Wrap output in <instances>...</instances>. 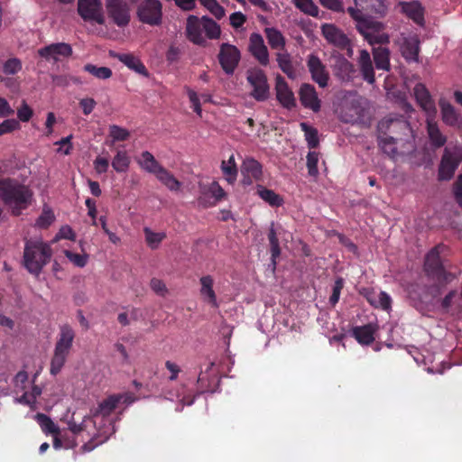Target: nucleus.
Returning <instances> with one entry per match:
<instances>
[{
	"instance_id": "obj_6",
	"label": "nucleus",
	"mask_w": 462,
	"mask_h": 462,
	"mask_svg": "<svg viewBox=\"0 0 462 462\" xmlns=\"http://www.w3.org/2000/svg\"><path fill=\"white\" fill-rule=\"evenodd\" d=\"M378 131L380 134L386 135L385 141H390L391 144L403 141L411 134L410 123L403 116L397 115H389L380 121Z\"/></svg>"
},
{
	"instance_id": "obj_64",
	"label": "nucleus",
	"mask_w": 462,
	"mask_h": 462,
	"mask_svg": "<svg viewBox=\"0 0 462 462\" xmlns=\"http://www.w3.org/2000/svg\"><path fill=\"white\" fill-rule=\"evenodd\" d=\"M453 193L456 201L462 207V174H460L453 184Z\"/></svg>"
},
{
	"instance_id": "obj_4",
	"label": "nucleus",
	"mask_w": 462,
	"mask_h": 462,
	"mask_svg": "<svg viewBox=\"0 0 462 462\" xmlns=\"http://www.w3.org/2000/svg\"><path fill=\"white\" fill-rule=\"evenodd\" d=\"M51 256L52 250L48 244L42 241L26 240L23 263L30 273L38 276L51 261Z\"/></svg>"
},
{
	"instance_id": "obj_8",
	"label": "nucleus",
	"mask_w": 462,
	"mask_h": 462,
	"mask_svg": "<svg viewBox=\"0 0 462 462\" xmlns=\"http://www.w3.org/2000/svg\"><path fill=\"white\" fill-rule=\"evenodd\" d=\"M138 20L150 26H159L162 23V5L159 0H143L136 8Z\"/></svg>"
},
{
	"instance_id": "obj_33",
	"label": "nucleus",
	"mask_w": 462,
	"mask_h": 462,
	"mask_svg": "<svg viewBox=\"0 0 462 462\" xmlns=\"http://www.w3.org/2000/svg\"><path fill=\"white\" fill-rule=\"evenodd\" d=\"M427 132L432 147L438 149L444 146L447 137L440 132L436 122L427 120Z\"/></svg>"
},
{
	"instance_id": "obj_56",
	"label": "nucleus",
	"mask_w": 462,
	"mask_h": 462,
	"mask_svg": "<svg viewBox=\"0 0 462 462\" xmlns=\"http://www.w3.org/2000/svg\"><path fill=\"white\" fill-rule=\"evenodd\" d=\"M385 139L386 135H380L379 145L384 153L388 154L389 156H394L397 153V148L395 146L396 143L391 144L390 141H385Z\"/></svg>"
},
{
	"instance_id": "obj_22",
	"label": "nucleus",
	"mask_w": 462,
	"mask_h": 462,
	"mask_svg": "<svg viewBox=\"0 0 462 462\" xmlns=\"http://www.w3.org/2000/svg\"><path fill=\"white\" fill-rule=\"evenodd\" d=\"M399 5L402 8V13L408 18L411 19L418 25H423L424 19V7L419 1L400 2Z\"/></svg>"
},
{
	"instance_id": "obj_21",
	"label": "nucleus",
	"mask_w": 462,
	"mask_h": 462,
	"mask_svg": "<svg viewBox=\"0 0 462 462\" xmlns=\"http://www.w3.org/2000/svg\"><path fill=\"white\" fill-rule=\"evenodd\" d=\"M413 95L418 105L429 115L434 116L437 112L435 103L426 86L417 83L413 88Z\"/></svg>"
},
{
	"instance_id": "obj_61",
	"label": "nucleus",
	"mask_w": 462,
	"mask_h": 462,
	"mask_svg": "<svg viewBox=\"0 0 462 462\" xmlns=\"http://www.w3.org/2000/svg\"><path fill=\"white\" fill-rule=\"evenodd\" d=\"M188 96H189L190 103L192 104L193 111L198 116H201L202 109H201V105H200V101H199L198 94L194 90L189 89Z\"/></svg>"
},
{
	"instance_id": "obj_9",
	"label": "nucleus",
	"mask_w": 462,
	"mask_h": 462,
	"mask_svg": "<svg viewBox=\"0 0 462 462\" xmlns=\"http://www.w3.org/2000/svg\"><path fill=\"white\" fill-rule=\"evenodd\" d=\"M246 79L253 90L250 96L258 102H263L269 98L270 87L265 72L258 68L247 71Z\"/></svg>"
},
{
	"instance_id": "obj_20",
	"label": "nucleus",
	"mask_w": 462,
	"mask_h": 462,
	"mask_svg": "<svg viewBox=\"0 0 462 462\" xmlns=\"http://www.w3.org/2000/svg\"><path fill=\"white\" fill-rule=\"evenodd\" d=\"M322 35L330 43L342 50L349 45L347 36L337 26L330 23L323 24L321 27Z\"/></svg>"
},
{
	"instance_id": "obj_49",
	"label": "nucleus",
	"mask_w": 462,
	"mask_h": 462,
	"mask_svg": "<svg viewBox=\"0 0 462 462\" xmlns=\"http://www.w3.org/2000/svg\"><path fill=\"white\" fill-rule=\"evenodd\" d=\"M22 69V62L17 58L8 59L3 64V72L6 75H14Z\"/></svg>"
},
{
	"instance_id": "obj_45",
	"label": "nucleus",
	"mask_w": 462,
	"mask_h": 462,
	"mask_svg": "<svg viewBox=\"0 0 462 462\" xmlns=\"http://www.w3.org/2000/svg\"><path fill=\"white\" fill-rule=\"evenodd\" d=\"M300 129L304 132L305 139L310 149L318 147L319 143L318 131L316 128L309 125L307 123H300Z\"/></svg>"
},
{
	"instance_id": "obj_2",
	"label": "nucleus",
	"mask_w": 462,
	"mask_h": 462,
	"mask_svg": "<svg viewBox=\"0 0 462 462\" xmlns=\"http://www.w3.org/2000/svg\"><path fill=\"white\" fill-rule=\"evenodd\" d=\"M1 187L2 200L14 216H19L31 204L32 192L28 187L9 178L1 180Z\"/></svg>"
},
{
	"instance_id": "obj_47",
	"label": "nucleus",
	"mask_w": 462,
	"mask_h": 462,
	"mask_svg": "<svg viewBox=\"0 0 462 462\" xmlns=\"http://www.w3.org/2000/svg\"><path fill=\"white\" fill-rule=\"evenodd\" d=\"M83 69L99 79H107L111 78L113 74L111 69L107 67H97L91 63L86 64Z\"/></svg>"
},
{
	"instance_id": "obj_62",
	"label": "nucleus",
	"mask_w": 462,
	"mask_h": 462,
	"mask_svg": "<svg viewBox=\"0 0 462 462\" xmlns=\"http://www.w3.org/2000/svg\"><path fill=\"white\" fill-rule=\"evenodd\" d=\"M180 55L181 50L175 45H171L166 52V60L169 63L177 62L180 58Z\"/></svg>"
},
{
	"instance_id": "obj_46",
	"label": "nucleus",
	"mask_w": 462,
	"mask_h": 462,
	"mask_svg": "<svg viewBox=\"0 0 462 462\" xmlns=\"http://www.w3.org/2000/svg\"><path fill=\"white\" fill-rule=\"evenodd\" d=\"M143 233L145 235L146 243L151 249L158 248L162 241L166 237L164 232L155 233L149 227H144Z\"/></svg>"
},
{
	"instance_id": "obj_25",
	"label": "nucleus",
	"mask_w": 462,
	"mask_h": 462,
	"mask_svg": "<svg viewBox=\"0 0 462 462\" xmlns=\"http://www.w3.org/2000/svg\"><path fill=\"white\" fill-rule=\"evenodd\" d=\"M123 397L124 396L122 394L109 395L107 398L100 402L98 406L94 411H92V416H109L116 409Z\"/></svg>"
},
{
	"instance_id": "obj_48",
	"label": "nucleus",
	"mask_w": 462,
	"mask_h": 462,
	"mask_svg": "<svg viewBox=\"0 0 462 462\" xmlns=\"http://www.w3.org/2000/svg\"><path fill=\"white\" fill-rule=\"evenodd\" d=\"M296 6L311 16H318L319 7L311 0H296Z\"/></svg>"
},
{
	"instance_id": "obj_18",
	"label": "nucleus",
	"mask_w": 462,
	"mask_h": 462,
	"mask_svg": "<svg viewBox=\"0 0 462 462\" xmlns=\"http://www.w3.org/2000/svg\"><path fill=\"white\" fill-rule=\"evenodd\" d=\"M276 98L285 108L291 110L296 106V99L288 83L281 75L275 79Z\"/></svg>"
},
{
	"instance_id": "obj_16",
	"label": "nucleus",
	"mask_w": 462,
	"mask_h": 462,
	"mask_svg": "<svg viewBox=\"0 0 462 462\" xmlns=\"http://www.w3.org/2000/svg\"><path fill=\"white\" fill-rule=\"evenodd\" d=\"M307 67L312 80L319 88H326L328 84L329 74L321 60L315 54H310L307 58Z\"/></svg>"
},
{
	"instance_id": "obj_63",
	"label": "nucleus",
	"mask_w": 462,
	"mask_h": 462,
	"mask_svg": "<svg viewBox=\"0 0 462 462\" xmlns=\"http://www.w3.org/2000/svg\"><path fill=\"white\" fill-rule=\"evenodd\" d=\"M96 105L97 102L91 97L82 98L79 101V106L81 107L83 114L85 116H88L89 114H91Z\"/></svg>"
},
{
	"instance_id": "obj_28",
	"label": "nucleus",
	"mask_w": 462,
	"mask_h": 462,
	"mask_svg": "<svg viewBox=\"0 0 462 462\" xmlns=\"http://www.w3.org/2000/svg\"><path fill=\"white\" fill-rule=\"evenodd\" d=\"M119 61L125 65L128 69L144 77L149 76V72L142 62V60L132 53H118L115 55Z\"/></svg>"
},
{
	"instance_id": "obj_24",
	"label": "nucleus",
	"mask_w": 462,
	"mask_h": 462,
	"mask_svg": "<svg viewBox=\"0 0 462 462\" xmlns=\"http://www.w3.org/2000/svg\"><path fill=\"white\" fill-rule=\"evenodd\" d=\"M68 429L74 436H79L86 431L89 426L95 428V421L90 415H83L81 420L77 419V412H73L67 420Z\"/></svg>"
},
{
	"instance_id": "obj_15",
	"label": "nucleus",
	"mask_w": 462,
	"mask_h": 462,
	"mask_svg": "<svg viewBox=\"0 0 462 462\" xmlns=\"http://www.w3.org/2000/svg\"><path fill=\"white\" fill-rule=\"evenodd\" d=\"M70 44L66 42L51 43L38 50V55L46 60L59 61L72 55Z\"/></svg>"
},
{
	"instance_id": "obj_23",
	"label": "nucleus",
	"mask_w": 462,
	"mask_h": 462,
	"mask_svg": "<svg viewBox=\"0 0 462 462\" xmlns=\"http://www.w3.org/2000/svg\"><path fill=\"white\" fill-rule=\"evenodd\" d=\"M332 68L336 77L342 80H350L356 71L354 65L342 55L333 57Z\"/></svg>"
},
{
	"instance_id": "obj_11",
	"label": "nucleus",
	"mask_w": 462,
	"mask_h": 462,
	"mask_svg": "<svg viewBox=\"0 0 462 462\" xmlns=\"http://www.w3.org/2000/svg\"><path fill=\"white\" fill-rule=\"evenodd\" d=\"M107 16L118 27H125L131 21V7L126 0H106Z\"/></svg>"
},
{
	"instance_id": "obj_14",
	"label": "nucleus",
	"mask_w": 462,
	"mask_h": 462,
	"mask_svg": "<svg viewBox=\"0 0 462 462\" xmlns=\"http://www.w3.org/2000/svg\"><path fill=\"white\" fill-rule=\"evenodd\" d=\"M222 69L227 75H232L241 60L240 51L235 45L222 43L217 55Z\"/></svg>"
},
{
	"instance_id": "obj_51",
	"label": "nucleus",
	"mask_w": 462,
	"mask_h": 462,
	"mask_svg": "<svg viewBox=\"0 0 462 462\" xmlns=\"http://www.w3.org/2000/svg\"><path fill=\"white\" fill-rule=\"evenodd\" d=\"M54 214L50 208H44L36 220V225L41 228H47L54 221Z\"/></svg>"
},
{
	"instance_id": "obj_26",
	"label": "nucleus",
	"mask_w": 462,
	"mask_h": 462,
	"mask_svg": "<svg viewBox=\"0 0 462 462\" xmlns=\"http://www.w3.org/2000/svg\"><path fill=\"white\" fill-rule=\"evenodd\" d=\"M356 8L361 7L366 13L374 14L379 17H383L387 14V5L385 0H354Z\"/></svg>"
},
{
	"instance_id": "obj_60",
	"label": "nucleus",
	"mask_w": 462,
	"mask_h": 462,
	"mask_svg": "<svg viewBox=\"0 0 462 462\" xmlns=\"http://www.w3.org/2000/svg\"><path fill=\"white\" fill-rule=\"evenodd\" d=\"M319 2L325 8L333 12H344L342 0H319Z\"/></svg>"
},
{
	"instance_id": "obj_40",
	"label": "nucleus",
	"mask_w": 462,
	"mask_h": 462,
	"mask_svg": "<svg viewBox=\"0 0 462 462\" xmlns=\"http://www.w3.org/2000/svg\"><path fill=\"white\" fill-rule=\"evenodd\" d=\"M220 168L226 181L233 184L238 173L234 154H231L227 161H222Z\"/></svg>"
},
{
	"instance_id": "obj_5",
	"label": "nucleus",
	"mask_w": 462,
	"mask_h": 462,
	"mask_svg": "<svg viewBox=\"0 0 462 462\" xmlns=\"http://www.w3.org/2000/svg\"><path fill=\"white\" fill-rule=\"evenodd\" d=\"M74 338L75 332L69 325L64 324L60 328L59 337L51 361L50 372L52 375L58 374L64 366L72 348Z\"/></svg>"
},
{
	"instance_id": "obj_52",
	"label": "nucleus",
	"mask_w": 462,
	"mask_h": 462,
	"mask_svg": "<svg viewBox=\"0 0 462 462\" xmlns=\"http://www.w3.org/2000/svg\"><path fill=\"white\" fill-rule=\"evenodd\" d=\"M20 128V123L16 119H5L0 124V136L13 133Z\"/></svg>"
},
{
	"instance_id": "obj_37",
	"label": "nucleus",
	"mask_w": 462,
	"mask_h": 462,
	"mask_svg": "<svg viewBox=\"0 0 462 462\" xmlns=\"http://www.w3.org/2000/svg\"><path fill=\"white\" fill-rule=\"evenodd\" d=\"M276 61L281 70L287 75L289 79L296 78V71L292 64L291 55L284 50L282 52L276 53Z\"/></svg>"
},
{
	"instance_id": "obj_35",
	"label": "nucleus",
	"mask_w": 462,
	"mask_h": 462,
	"mask_svg": "<svg viewBox=\"0 0 462 462\" xmlns=\"http://www.w3.org/2000/svg\"><path fill=\"white\" fill-rule=\"evenodd\" d=\"M138 164L142 169L155 176L164 168L154 158V156L148 151L143 152L138 160Z\"/></svg>"
},
{
	"instance_id": "obj_31",
	"label": "nucleus",
	"mask_w": 462,
	"mask_h": 462,
	"mask_svg": "<svg viewBox=\"0 0 462 462\" xmlns=\"http://www.w3.org/2000/svg\"><path fill=\"white\" fill-rule=\"evenodd\" d=\"M200 282V294L213 308H218L217 295L213 290L214 280L210 275L202 276Z\"/></svg>"
},
{
	"instance_id": "obj_7",
	"label": "nucleus",
	"mask_w": 462,
	"mask_h": 462,
	"mask_svg": "<svg viewBox=\"0 0 462 462\" xmlns=\"http://www.w3.org/2000/svg\"><path fill=\"white\" fill-rule=\"evenodd\" d=\"M442 245H437L432 248L425 257L424 271L426 274L438 282L439 284H447L452 282L456 275L450 272H448L440 259V248Z\"/></svg>"
},
{
	"instance_id": "obj_43",
	"label": "nucleus",
	"mask_w": 462,
	"mask_h": 462,
	"mask_svg": "<svg viewBox=\"0 0 462 462\" xmlns=\"http://www.w3.org/2000/svg\"><path fill=\"white\" fill-rule=\"evenodd\" d=\"M109 134L108 137L111 138L109 142L106 140V143L112 146L116 142H123L128 140L130 137V132L116 125H109Z\"/></svg>"
},
{
	"instance_id": "obj_17",
	"label": "nucleus",
	"mask_w": 462,
	"mask_h": 462,
	"mask_svg": "<svg viewBox=\"0 0 462 462\" xmlns=\"http://www.w3.org/2000/svg\"><path fill=\"white\" fill-rule=\"evenodd\" d=\"M248 50L253 57L263 66L269 64V52L263 36L260 33L253 32L249 37Z\"/></svg>"
},
{
	"instance_id": "obj_32",
	"label": "nucleus",
	"mask_w": 462,
	"mask_h": 462,
	"mask_svg": "<svg viewBox=\"0 0 462 462\" xmlns=\"http://www.w3.org/2000/svg\"><path fill=\"white\" fill-rule=\"evenodd\" d=\"M401 50L402 57L407 61H419L420 42L416 38L405 39Z\"/></svg>"
},
{
	"instance_id": "obj_59",
	"label": "nucleus",
	"mask_w": 462,
	"mask_h": 462,
	"mask_svg": "<svg viewBox=\"0 0 462 462\" xmlns=\"http://www.w3.org/2000/svg\"><path fill=\"white\" fill-rule=\"evenodd\" d=\"M150 286L152 290L160 296H165L168 292L165 283L160 279L152 278L150 282Z\"/></svg>"
},
{
	"instance_id": "obj_30",
	"label": "nucleus",
	"mask_w": 462,
	"mask_h": 462,
	"mask_svg": "<svg viewBox=\"0 0 462 462\" xmlns=\"http://www.w3.org/2000/svg\"><path fill=\"white\" fill-rule=\"evenodd\" d=\"M358 64L364 79L368 83L373 84L375 80V77L372 60L367 51L362 50L360 51Z\"/></svg>"
},
{
	"instance_id": "obj_53",
	"label": "nucleus",
	"mask_w": 462,
	"mask_h": 462,
	"mask_svg": "<svg viewBox=\"0 0 462 462\" xmlns=\"http://www.w3.org/2000/svg\"><path fill=\"white\" fill-rule=\"evenodd\" d=\"M205 6L217 19H221L225 15V9L217 0L206 2Z\"/></svg>"
},
{
	"instance_id": "obj_54",
	"label": "nucleus",
	"mask_w": 462,
	"mask_h": 462,
	"mask_svg": "<svg viewBox=\"0 0 462 462\" xmlns=\"http://www.w3.org/2000/svg\"><path fill=\"white\" fill-rule=\"evenodd\" d=\"M33 115L32 109L28 106L26 101L23 100L20 107L17 109V116L22 122H28Z\"/></svg>"
},
{
	"instance_id": "obj_44",
	"label": "nucleus",
	"mask_w": 462,
	"mask_h": 462,
	"mask_svg": "<svg viewBox=\"0 0 462 462\" xmlns=\"http://www.w3.org/2000/svg\"><path fill=\"white\" fill-rule=\"evenodd\" d=\"M156 178L172 191H177L180 188V182L165 168L156 175Z\"/></svg>"
},
{
	"instance_id": "obj_36",
	"label": "nucleus",
	"mask_w": 462,
	"mask_h": 462,
	"mask_svg": "<svg viewBox=\"0 0 462 462\" xmlns=\"http://www.w3.org/2000/svg\"><path fill=\"white\" fill-rule=\"evenodd\" d=\"M374 60L377 69L388 71L390 69V51L383 46L373 48Z\"/></svg>"
},
{
	"instance_id": "obj_29",
	"label": "nucleus",
	"mask_w": 462,
	"mask_h": 462,
	"mask_svg": "<svg viewBox=\"0 0 462 462\" xmlns=\"http://www.w3.org/2000/svg\"><path fill=\"white\" fill-rule=\"evenodd\" d=\"M241 173L246 174L250 178L254 179V181L259 182L263 180V165L253 157H246L241 165Z\"/></svg>"
},
{
	"instance_id": "obj_57",
	"label": "nucleus",
	"mask_w": 462,
	"mask_h": 462,
	"mask_svg": "<svg viewBox=\"0 0 462 462\" xmlns=\"http://www.w3.org/2000/svg\"><path fill=\"white\" fill-rule=\"evenodd\" d=\"M377 308L386 311L392 309V298L387 292L380 291L378 293Z\"/></svg>"
},
{
	"instance_id": "obj_50",
	"label": "nucleus",
	"mask_w": 462,
	"mask_h": 462,
	"mask_svg": "<svg viewBox=\"0 0 462 462\" xmlns=\"http://www.w3.org/2000/svg\"><path fill=\"white\" fill-rule=\"evenodd\" d=\"M319 153L316 152H309L307 155V168L310 176L316 177L318 171Z\"/></svg>"
},
{
	"instance_id": "obj_38",
	"label": "nucleus",
	"mask_w": 462,
	"mask_h": 462,
	"mask_svg": "<svg viewBox=\"0 0 462 462\" xmlns=\"http://www.w3.org/2000/svg\"><path fill=\"white\" fill-rule=\"evenodd\" d=\"M264 33L272 49L284 51L285 38L279 30L273 27L265 28Z\"/></svg>"
},
{
	"instance_id": "obj_1",
	"label": "nucleus",
	"mask_w": 462,
	"mask_h": 462,
	"mask_svg": "<svg viewBox=\"0 0 462 462\" xmlns=\"http://www.w3.org/2000/svg\"><path fill=\"white\" fill-rule=\"evenodd\" d=\"M347 13L356 22V30L369 44L383 45L390 42V36L384 32L383 23L365 17L359 8L348 7Z\"/></svg>"
},
{
	"instance_id": "obj_13",
	"label": "nucleus",
	"mask_w": 462,
	"mask_h": 462,
	"mask_svg": "<svg viewBox=\"0 0 462 462\" xmlns=\"http://www.w3.org/2000/svg\"><path fill=\"white\" fill-rule=\"evenodd\" d=\"M78 13L85 22L105 24L106 19L100 0H79Z\"/></svg>"
},
{
	"instance_id": "obj_39",
	"label": "nucleus",
	"mask_w": 462,
	"mask_h": 462,
	"mask_svg": "<svg viewBox=\"0 0 462 462\" xmlns=\"http://www.w3.org/2000/svg\"><path fill=\"white\" fill-rule=\"evenodd\" d=\"M34 419L45 434H60L59 426H57L48 415L38 412L35 414Z\"/></svg>"
},
{
	"instance_id": "obj_58",
	"label": "nucleus",
	"mask_w": 462,
	"mask_h": 462,
	"mask_svg": "<svg viewBox=\"0 0 462 462\" xmlns=\"http://www.w3.org/2000/svg\"><path fill=\"white\" fill-rule=\"evenodd\" d=\"M343 286H344V282H343V279L342 278H337L335 282V284H334V287H333V291H332V294L329 298V302L332 304V305H336L338 300H339V297H340V293H341V290L343 289Z\"/></svg>"
},
{
	"instance_id": "obj_19",
	"label": "nucleus",
	"mask_w": 462,
	"mask_h": 462,
	"mask_svg": "<svg viewBox=\"0 0 462 462\" xmlns=\"http://www.w3.org/2000/svg\"><path fill=\"white\" fill-rule=\"evenodd\" d=\"M300 101L301 105L313 112L320 110V99L314 86L309 83H303L299 91Z\"/></svg>"
},
{
	"instance_id": "obj_27",
	"label": "nucleus",
	"mask_w": 462,
	"mask_h": 462,
	"mask_svg": "<svg viewBox=\"0 0 462 462\" xmlns=\"http://www.w3.org/2000/svg\"><path fill=\"white\" fill-rule=\"evenodd\" d=\"M376 331V325L372 323L356 326L352 329V336L361 345H371L374 341V333Z\"/></svg>"
},
{
	"instance_id": "obj_10",
	"label": "nucleus",
	"mask_w": 462,
	"mask_h": 462,
	"mask_svg": "<svg viewBox=\"0 0 462 462\" xmlns=\"http://www.w3.org/2000/svg\"><path fill=\"white\" fill-rule=\"evenodd\" d=\"M462 162V150L446 147L439 167V180H449Z\"/></svg>"
},
{
	"instance_id": "obj_3",
	"label": "nucleus",
	"mask_w": 462,
	"mask_h": 462,
	"mask_svg": "<svg viewBox=\"0 0 462 462\" xmlns=\"http://www.w3.org/2000/svg\"><path fill=\"white\" fill-rule=\"evenodd\" d=\"M204 32L208 39H218L221 34L220 26L208 16L199 18L195 15H189L186 23V35L189 41L194 44L205 46L207 41L203 35Z\"/></svg>"
},
{
	"instance_id": "obj_41",
	"label": "nucleus",
	"mask_w": 462,
	"mask_h": 462,
	"mask_svg": "<svg viewBox=\"0 0 462 462\" xmlns=\"http://www.w3.org/2000/svg\"><path fill=\"white\" fill-rule=\"evenodd\" d=\"M130 158L125 150H119L112 160V167L116 172H125L129 169Z\"/></svg>"
},
{
	"instance_id": "obj_55",
	"label": "nucleus",
	"mask_w": 462,
	"mask_h": 462,
	"mask_svg": "<svg viewBox=\"0 0 462 462\" xmlns=\"http://www.w3.org/2000/svg\"><path fill=\"white\" fill-rule=\"evenodd\" d=\"M65 254H66L67 258L78 267H84L88 263V255L87 254H79L72 253L70 251H66Z\"/></svg>"
},
{
	"instance_id": "obj_12",
	"label": "nucleus",
	"mask_w": 462,
	"mask_h": 462,
	"mask_svg": "<svg viewBox=\"0 0 462 462\" xmlns=\"http://www.w3.org/2000/svg\"><path fill=\"white\" fill-rule=\"evenodd\" d=\"M226 197V191L217 181H213L208 185L199 184L198 203L203 208L214 207Z\"/></svg>"
},
{
	"instance_id": "obj_34",
	"label": "nucleus",
	"mask_w": 462,
	"mask_h": 462,
	"mask_svg": "<svg viewBox=\"0 0 462 462\" xmlns=\"http://www.w3.org/2000/svg\"><path fill=\"white\" fill-rule=\"evenodd\" d=\"M257 195L271 207L278 208L283 205L284 200L282 196L275 193L273 189H267L261 184L256 185Z\"/></svg>"
},
{
	"instance_id": "obj_42",
	"label": "nucleus",
	"mask_w": 462,
	"mask_h": 462,
	"mask_svg": "<svg viewBox=\"0 0 462 462\" xmlns=\"http://www.w3.org/2000/svg\"><path fill=\"white\" fill-rule=\"evenodd\" d=\"M439 104L443 122L448 125H454L457 121V116L453 106L443 98L439 100Z\"/></svg>"
}]
</instances>
